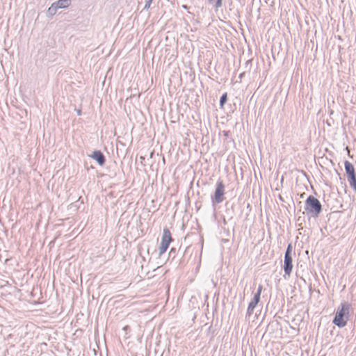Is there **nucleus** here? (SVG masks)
Segmentation results:
<instances>
[{"instance_id":"1","label":"nucleus","mask_w":356,"mask_h":356,"mask_svg":"<svg viewBox=\"0 0 356 356\" xmlns=\"http://www.w3.org/2000/svg\"><path fill=\"white\" fill-rule=\"evenodd\" d=\"M350 307L351 305L347 302H341L340 307H338L335 316L332 321L333 324L339 327H345L349 317Z\"/></svg>"},{"instance_id":"2","label":"nucleus","mask_w":356,"mask_h":356,"mask_svg":"<svg viewBox=\"0 0 356 356\" xmlns=\"http://www.w3.org/2000/svg\"><path fill=\"white\" fill-rule=\"evenodd\" d=\"M305 210L309 217L317 218L322 211V205L317 198L309 195L305 202Z\"/></svg>"},{"instance_id":"3","label":"nucleus","mask_w":356,"mask_h":356,"mask_svg":"<svg viewBox=\"0 0 356 356\" xmlns=\"http://www.w3.org/2000/svg\"><path fill=\"white\" fill-rule=\"evenodd\" d=\"M293 250V246L291 243H289L286 248V250L284 253V278L288 279L289 278L291 273L292 272L293 269V264H292V257H291V253Z\"/></svg>"},{"instance_id":"4","label":"nucleus","mask_w":356,"mask_h":356,"mask_svg":"<svg viewBox=\"0 0 356 356\" xmlns=\"http://www.w3.org/2000/svg\"><path fill=\"white\" fill-rule=\"evenodd\" d=\"M172 241L170 231L168 228H164L161 237V242L159 248V255L163 254L168 248L170 243Z\"/></svg>"},{"instance_id":"5","label":"nucleus","mask_w":356,"mask_h":356,"mask_svg":"<svg viewBox=\"0 0 356 356\" xmlns=\"http://www.w3.org/2000/svg\"><path fill=\"white\" fill-rule=\"evenodd\" d=\"M225 185L221 180H218L216 183V187L214 194L211 196L213 203H221L224 200Z\"/></svg>"},{"instance_id":"6","label":"nucleus","mask_w":356,"mask_h":356,"mask_svg":"<svg viewBox=\"0 0 356 356\" xmlns=\"http://www.w3.org/2000/svg\"><path fill=\"white\" fill-rule=\"evenodd\" d=\"M260 300V298H259L258 296H254L253 298L250 302L248 309H247V313H246V317H250L252 314L253 312L257 307V304L259 303Z\"/></svg>"},{"instance_id":"7","label":"nucleus","mask_w":356,"mask_h":356,"mask_svg":"<svg viewBox=\"0 0 356 356\" xmlns=\"http://www.w3.org/2000/svg\"><path fill=\"white\" fill-rule=\"evenodd\" d=\"M91 157L95 159L99 165H103L106 162L104 154L99 150L94 151Z\"/></svg>"},{"instance_id":"8","label":"nucleus","mask_w":356,"mask_h":356,"mask_svg":"<svg viewBox=\"0 0 356 356\" xmlns=\"http://www.w3.org/2000/svg\"><path fill=\"white\" fill-rule=\"evenodd\" d=\"M344 167L347 176L355 174L354 166L350 161H346Z\"/></svg>"},{"instance_id":"9","label":"nucleus","mask_w":356,"mask_h":356,"mask_svg":"<svg viewBox=\"0 0 356 356\" xmlns=\"http://www.w3.org/2000/svg\"><path fill=\"white\" fill-rule=\"evenodd\" d=\"M70 0H58L54 2V5L58 8H66L70 5Z\"/></svg>"},{"instance_id":"10","label":"nucleus","mask_w":356,"mask_h":356,"mask_svg":"<svg viewBox=\"0 0 356 356\" xmlns=\"http://www.w3.org/2000/svg\"><path fill=\"white\" fill-rule=\"evenodd\" d=\"M57 10H58V8L53 3L47 11V17L52 18L53 16H54L56 15Z\"/></svg>"},{"instance_id":"11","label":"nucleus","mask_w":356,"mask_h":356,"mask_svg":"<svg viewBox=\"0 0 356 356\" xmlns=\"http://www.w3.org/2000/svg\"><path fill=\"white\" fill-rule=\"evenodd\" d=\"M227 93L225 92L221 95L220 99L219 104H220V108H223L224 105L227 102Z\"/></svg>"},{"instance_id":"12","label":"nucleus","mask_w":356,"mask_h":356,"mask_svg":"<svg viewBox=\"0 0 356 356\" xmlns=\"http://www.w3.org/2000/svg\"><path fill=\"white\" fill-rule=\"evenodd\" d=\"M348 181L350 186H356V175H350L347 176Z\"/></svg>"},{"instance_id":"13","label":"nucleus","mask_w":356,"mask_h":356,"mask_svg":"<svg viewBox=\"0 0 356 356\" xmlns=\"http://www.w3.org/2000/svg\"><path fill=\"white\" fill-rule=\"evenodd\" d=\"M209 3L213 4L216 9L222 6V0H209Z\"/></svg>"},{"instance_id":"14","label":"nucleus","mask_w":356,"mask_h":356,"mask_svg":"<svg viewBox=\"0 0 356 356\" xmlns=\"http://www.w3.org/2000/svg\"><path fill=\"white\" fill-rule=\"evenodd\" d=\"M262 289H263L262 285L259 284L257 288V292L254 293V296H258L259 298H260Z\"/></svg>"},{"instance_id":"15","label":"nucleus","mask_w":356,"mask_h":356,"mask_svg":"<svg viewBox=\"0 0 356 356\" xmlns=\"http://www.w3.org/2000/svg\"><path fill=\"white\" fill-rule=\"evenodd\" d=\"M152 1L153 0H145V5L144 9H148L150 7Z\"/></svg>"},{"instance_id":"16","label":"nucleus","mask_w":356,"mask_h":356,"mask_svg":"<svg viewBox=\"0 0 356 356\" xmlns=\"http://www.w3.org/2000/svg\"><path fill=\"white\" fill-rule=\"evenodd\" d=\"M225 213L230 216V218H232V213L230 211L229 209H227Z\"/></svg>"},{"instance_id":"17","label":"nucleus","mask_w":356,"mask_h":356,"mask_svg":"<svg viewBox=\"0 0 356 356\" xmlns=\"http://www.w3.org/2000/svg\"><path fill=\"white\" fill-rule=\"evenodd\" d=\"M223 135L225 136V137H228L229 136V131H223Z\"/></svg>"},{"instance_id":"18","label":"nucleus","mask_w":356,"mask_h":356,"mask_svg":"<svg viewBox=\"0 0 356 356\" xmlns=\"http://www.w3.org/2000/svg\"><path fill=\"white\" fill-rule=\"evenodd\" d=\"M279 199H280L281 201L284 202V199H283V197H282L281 195H279Z\"/></svg>"},{"instance_id":"19","label":"nucleus","mask_w":356,"mask_h":356,"mask_svg":"<svg viewBox=\"0 0 356 356\" xmlns=\"http://www.w3.org/2000/svg\"><path fill=\"white\" fill-rule=\"evenodd\" d=\"M223 223L225 225L226 224V220L225 218L223 219Z\"/></svg>"},{"instance_id":"20","label":"nucleus","mask_w":356,"mask_h":356,"mask_svg":"<svg viewBox=\"0 0 356 356\" xmlns=\"http://www.w3.org/2000/svg\"><path fill=\"white\" fill-rule=\"evenodd\" d=\"M241 77H243V74H240L239 75V78L241 79Z\"/></svg>"},{"instance_id":"21","label":"nucleus","mask_w":356,"mask_h":356,"mask_svg":"<svg viewBox=\"0 0 356 356\" xmlns=\"http://www.w3.org/2000/svg\"><path fill=\"white\" fill-rule=\"evenodd\" d=\"M77 113H78L79 115H80V113H81V111H77Z\"/></svg>"}]
</instances>
